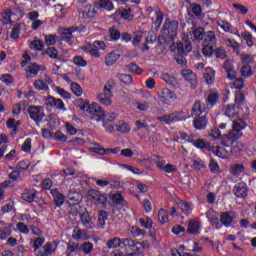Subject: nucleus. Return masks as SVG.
Here are the masks:
<instances>
[{
  "instance_id": "obj_1",
  "label": "nucleus",
  "mask_w": 256,
  "mask_h": 256,
  "mask_svg": "<svg viewBox=\"0 0 256 256\" xmlns=\"http://www.w3.org/2000/svg\"><path fill=\"white\" fill-rule=\"evenodd\" d=\"M77 103L80 111L89 115L92 121L99 122L103 119V109L99 104H97V102L91 103L89 100L79 99L77 100Z\"/></svg>"
},
{
  "instance_id": "obj_2",
  "label": "nucleus",
  "mask_w": 256,
  "mask_h": 256,
  "mask_svg": "<svg viewBox=\"0 0 256 256\" xmlns=\"http://www.w3.org/2000/svg\"><path fill=\"white\" fill-rule=\"evenodd\" d=\"M245 127H247V125L241 119L234 121L232 130L227 135L221 137L222 145L228 147L227 143H229V141H237V139H240V137L243 136L241 131H243Z\"/></svg>"
},
{
  "instance_id": "obj_3",
  "label": "nucleus",
  "mask_w": 256,
  "mask_h": 256,
  "mask_svg": "<svg viewBox=\"0 0 256 256\" xmlns=\"http://www.w3.org/2000/svg\"><path fill=\"white\" fill-rule=\"evenodd\" d=\"M115 87V82L108 81L104 85V92L99 93L96 96V99L101 105H106V107H109L113 105V88Z\"/></svg>"
},
{
  "instance_id": "obj_4",
  "label": "nucleus",
  "mask_w": 256,
  "mask_h": 256,
  "mask_svg": "<svg viewBox=\"0 0 256 256\" xmlns=\"http://www.w3.org/2000/svg\"><path fill=\"white\" fill-rule=\"evenodd\" d=\"M179 29V22L176 20H169L166 19L164 23V27L162 29V38L165 39V41H168L169 39L173 40L177 37V31Z\"/></svg>"
},
{
  "instance_id": "obj_5",
  "label": "nucleus",
  "mask_w": 256,
  "mask_h": 256,
  "mask_svg": "<svg viewBox=\"0 0 256 256\" xmlns=\"http://www.w3.org/2000/svg\"><path fill=\"white\" fill-rule=\"evenodd\" d=\"M146 14L150 19H152V27L156 29V31L161 27L163 23V12L158 8L153 10V7L146 8Z\"/></svg>"
},
{
  "instance_id": "obj_6",
  "label": "nucleus",
  "mask_w": 256,
  "mask_h": 256,
  "mask_svg": "<svg viewBox=\"0 0 256 256\" xmlns=\"http://www.w3.org/2000/svg\"><path fill=\"white\" fill-rule=\"evenodd\" d=\"M19 19H21V11L6 10L2 13V22L5 23V25H8V23H15V21H19Z\"/></svg>"
},
{
  "instance_id": "obj_7",
  "label": "nucleus",
  "mask_w": 256,
  "mask_h": 256,
  "mask_svg": "<svg viewBox=\"0 0 256 256\" xmlns=\"http://www.w3.org/2000/svg\"><path fill=\"white\" fill-rule=\"evenodd\" d=\"M158 99L161 103H169V101H177V94L169 88H164L158 93Z\"/></svg>"
},
{
  "instance_id": "obj_8",
  "label": "nucleus",
  "mask_w": 256,
  "mask_h": 256,
  "mask_svg": "<svg viewBox=\"0 0 256 256\" xmlns=\"http://www.w3.org/2000/svg\"><path fill=\"white\" fill-rule=\"evenodd\" d=\"M28 112L30 118L36 122L42 121L43 117H45V112L41 106H30Z\"/></svg>"
},
{
  "instance_id": "obj_9",
  "label": "nucleus",
  "mask_w": 256,
  "mask_h": 256,
  "mask_svg": "<svg viewBox=\"0 0 256 256\" xmlns=\"http://www.w3.org/2000/svg\"><path fill=\"white\" fill-rule=\"evenodd\" d=\"M158 169L160 171H163V173H175L177 171V166L172 165V164H166L165 160L157 158L155 161Z\"/></svg>"
},
{
  "instance_id": "obj_10",
  "label": "nucleus",
  "mask_w": 256,
  "mask_h": 256,
  "mask_svg": "<svg viewBox=\"0 0 256 256\" xmlns=\"http://www.w3.org/2000/svg\"><path fill=\"white\" fill-rule=\"evenodd\" d=\"M182 76L186 81H188V83H190L192 89H195V87H197L199 82L197 80V76L195 75V73H193V71L189 69H184L182 70Z\"/></svg>"
},
{
  "instance_id": "obj_11",
  "label": "nucleus",
  "mask_w": 256,
  "mask_h": 256,
  "mask_svg": "<svg viewBox=\"0 0 256 256\" xmlns=\"http://www.w3.org/2000/svg\"><path fill=\"white\" fill-rule=\"evenodd\" d=\"M193 211V205L189 202H180L178 203V215H181V217H187L188 215H191V212Z\"/></svg>"
},
{
  "instance_id": "obj_12",
  "label": "nucleus",
  "mask_w": 256,
  "mask_h": 256,
  "mask_svg": "<svg viewBox=\"0 0 256 256\" xmlns=\"http://www.w3.org/2000/svg\"><path fill=\"white\" fill-rule=\"evenodd\" d=\"M187 232L191 235H197L201 233V222H199V219L196 218L188 221Z\"/></svg>"
},
{
  "instance_id": "obj_13",
  "label": "nucleus",
  "mask_w": 256,
  "mask_h": 256,
  "mask_svg": "<svg viewBox=\"0 0 256 256\" xmlns=\"http://www.w3.org/2000/svg\"><path fill=\"white\" fill-rule=\"evenodd\" d=\"M51 83H53V80L49 77L45 78V81L36 80L34 81V89H37V91H49V85Z\"/></svg>"
},
{
  "instance_id": "obj_14",
  "label": "nucleus",
  "mask_w": 256,
  "mask_h": 256,
  "mask_svg": "<svg viewBox=\"0 0 256 256\" xmlns=\"http://www.w3.org/2000/svg\"><path fill=\"white\" fill-rule=\"evenodd\" d=\"M88 196L90 199H93L94 201H96L98 205H105V203H107V197H105V195L99 193L96 190H90L88 192Z\"/></svg>"
},
{
  "instance_id": "obj_15",
  "label": "nucleus",
  "mask_w": 256,
  "mask_h": 256,
  "mask_svg": "<svg viewBox=\"0 0 256 256\" xmlns=\"http://www.w3.org/2000/svg\"><path fill=\"white\" fill-rule=\"evenodd\" d=\"M224 43L226 47H229L230 49H232L234 53H236L237 55H241V44H239L237 40L233 38H226L224 39Z\"/></svg>"
},
{
  "instance_id": "obj_16",
  "label": "nucleus",
  "mask_w": 256,
  "mask_h": 256,
  "mask_svg": "<svg viewBox=\"0 0 256 256\" xmlns=\"http://www.w3.org/2000/svg\"><path fill=\"white\" fill-rule=\"evenodd\" d=\"M224 69L227 73V77L228 79H230V81H233V79H235V77H237V72L235 71V67H233V61L231 60H226L224 62Z\"/></svg>"
},
{
  "instance_id": "obj_17",
  "label": "nucleus",
  "mask_w": 256,
  "mask_h": 256,
  "mask_svg": "<svg viewBox=\"0 0 256 256\" xmlns=\"http://www.w3.org/2000/svg\"><path fill=\"white\" fill-rule=\"evenodd\" d=\"M120 57L121 53H119V51H113L111 53H108L105 57V64L108 67H111V65H115V63L119 61Z\"/></svg>"
},
{
  "instance_id": "obj_18",
  "label": "nucleus",
  "mask_w": 256,
  "mask_h": 256,
  "mask_svg": "<svg viewBox=\"0 0 256 256\" xmlns=\"http://www.w3.org/2000/svg\"><path fill=\"white\" fill-rule=\"evenodd\" d=\"M203 77L207 85H213V83H215V70L211 67H206Z\"/></svg>"
},
{
  "instance_id": "obj_19",
  "label": "nucleus",
  "mask_w": 256,
  "mask_h": 256,
  "mask_svg": "<svg viewBox=\"0 0 256 256\" xmlns=\"http://www.w3.org/2000/svg\"><path fill=\"white\" fill-rule=\"evenodd\" d=\"M80 219L83 227H85L86 229H93V227H95V222H93V218L89 216V213L84 212L80 216Z\"/></svg>"
},
{
  "instance_id": "obj_20",
  "label": "nucleus",
  "mask_w": 256,
  "mask_h": 256,
  "mask_svg": "<svg viewBox=\"0 0 256 256\" xmlns=\"http://www.w3.org/2000/svg\"><path fill=\"white\" fill-rule=\"evenodd\" d=\"M72 238L75 241H87L89 239V236L87 235V232L85 230H81V228H74L72 233Z\"/></svg>"
},
{
  "instance_id": "obj_21",
  "label": "nucleus",
  "mask_w": 256,
  "mask_h": 256,
  "mask_svg": "<svg viewBox=\"0 0 256 256\" xmlns=\"http://www.w3.org/2000/svg\"><path fill=\"white\" fill-rule=\"evenodd\" d=\"M93 151L95 153H98L99 155H109L111 153H113L114 155H117V153H119V151H121V148L116 147L113 149H105L101 146H96L95 148H93Z\"/></svg>"
},
{
  "instance_id": "obj_22",
  "label": "nucleus",
  "mask_w": 256,
  "mask_h": 256,
  "mask_svg": "<svg viewBox=\"0 0 256 256\" xmlns=\"http://www.w3.org/2000/svg\"><path fill=\"white\" fill-rule=\"evenodd\" d=\"M83 196L79 192H70L68 194V203L69 205L75 206L81 203Z\"/></svg>"
},
{
  "instance_id": "obj_23",
  "label": "nucleus",
  "mask_w": 256,
  "mask_h": 256,
  "mask_svg": "<svg viewBox=\"0 0 256 256\" xmlns=\"http://www.w3.org/2000/svg\"><path fill=\"white\" fill-rule=\"evenodd\" d=\"M179 113L176 114H170L162 117H158V121H161L162 123H166L167 125H170V123H175V121H181V118L179 117Z\"/></svg>"
},
{
  "instance_id": "obj_24",
  "label": "nucleus",
  "mask_w": 256,
  "mask_h": 256,
  "mask_svg": "<svg viewBox=\"0 0 256 256\" xmlns=\"http://www.w3.org/2000/svg\"><path fill=\"white\" fill-rule=\"evenodd\" d=\"M95 15H97V4L95 6H87L85 11L80 14L85 19H93Z\"/></svg>"
},
{
  "instance_id": "obj_25",
  "label": "nucleus",
  "mask_w": 256,
  "mask_h": 256,
  "mask_svg": "<svg viewBox=\"0 0 256 256\" xmlns=\"http://www.w3.org/2000/svg\"><path fill=\"white\" fill-rule=\"evenodd\" d=\"M189 37L192 41H201L205 37V29L196 28L190 32Z\"/></svg>"
},
{
  "instance_id": "obj_26",
  "label": "nucleus",
  "mask_w": 256,
  "mask_h": 256,
  "mask_svg": "<svg viewBox=\"0 0 256 256\" xmlns=\"http://www.w3.org/2000/svg\"><path fill=\"white\" fill-rule=\"evenodd\" d=\"M234 195L239 198H244L247 195V185L239 183L234 187Z\"/></svg>"
},
{
  "instance_id": "obj_27",
  "label": "nucleus",
  "mask_w": 256,
  "mask_h": 256,
  "mask_svg": "<svg viewBox=\"0 0 256 256\" xmlns=\"http://www.w3.org/2000/svg\"><path fill=\"white\" fill-rule=\"evenodd\" d=\"M97 9H105V11H113L115 6L111 0H100L96 3Z\"/></svg>"
},
{
  "instance_id": "obj_28",
  "label": "nucleus",
  "mask_w": 256,
  "mask_h": 256,
  "mask_svg": "<svg viewBox=\"0 0 256 256\" xmlns=\"http://www.w3.org/2000/svg\"><path fill=\"white\" fill-rule=\"evenodd\" d=\"M60 35H61L62 41H66L68 45H73V41H71L73 39V30L64 28L60 30Z\"/></svg>"
},
{
  "instance_id": "obj_29",
  "label": "nucleus",
  "mask_w": 256,
  "mask_h": 256,
  "mask_svg": "<svg viewBox=\"0 0 256 256\" xmlns=\"http://www.w3.org/2000/svg\"><path fill=\"white\" fill-rule=\"evenodd\" d=\"M208 123L207 117L205 114H202V116H198V118L194 121V127L198 130L205 129Z\"/></svg>"
},
{
  "instance_id": "obj_30",
  "label": "nucleus",
  "mask_w": 256,
  "mask_h": 256,
  "mask_svg": "<svg viewBox=\"0 0 256 256\" xmlns=\"http://www.w3.org/2000/svg\"><path fill=\"white\" fill-rule=\"evenodd\" d=\"M11 229H13V225L11 224H0V239H5L11 235Z\"/></svg>"
},
{
  "instance_id": "obj_31",
  "label": "nucleus",
  "mask_w": 256,
  "mask_h": 256,
  "mask_svg": "<svg viewBox=\"0 0 256 256\" xmlns=\"http://www.w3.org/2000/svg\"><path fill=\"white\" fill-rule=\"evenodd\" d=\"M51 195L54 197V201L58 207H61L65 203V196L59 192L57 189L51 190Z\"/></svg>"
},
{
  "instance_id": "obj_32",
  "label": "nucleus",
  "mask_w": 256,
  "mask_h": 256,
  "mask_svg": "<svg viewBox=\"0 0 256 256\" xmlns=\"http://www.w3.org/2000/svg\"><path fill=\"white\" fill-rule=\"evenodd\" d=\"M237 37H240L239 32L234 33ZM241 39L246 42L248 47H253V35L248 31L241 32Z\"/></svg>"
},
{
  "instance_id": "obj_33",
  "label": "nucleus",
  "mask_w": 256,
  "mask_h": 256,
  "mask_svg": "<svg viewBox=\"0 0 256 256\" xmlns=\"http://www.w3.org/2000/svg\"><path fill=\"white\" fill-rule=\"evenodd\" d=\"M21 177V173L19 171H13L9 175V181L4 183V187H13L14 183L19 181V178Z\"/></svg>"
},
{
  "instance_id": "obj_34",
  "label": "nucleus",
  "mask_w": 256,
  "mask_h": 256,
  "mask_svg": "<svg viewBox=\"0 0 256 256\" xmlns=\"http://www.w3.org/2000/svg\"><path fill=\"white\" fill-rule=\"evenodd\" d=\"M213 153L214 155H216V157H219L220 159H229V151L221 146L213 148Z\"/></svg>"
},
{
  "instance_id": "obj_35",
  "label": "nucleus",
  "mask_w": 256,
  "mask_h": 256,
  "mask_svg": "<svg viewBox=\"0 0 256 256\" xmlns=\"http://www.w3.org/2000/svg\"><path fill=\"white\" fill-rule=\"evenodd\" d=\"M41 71V66L37 65V64H30L27 68H26V75L27 77H35V75H37V73H39Z\"/></svg>"
},
{
  "instance_id": "obj_36",
  "label": "nucleus",
  "mask_w": 256,
  "mask_h": 256,
  "mask_svg": "<svg viewBox=\"0 0 256 256\" xmlns=\"http://www.w3.org/2000/svg\"><path fill=\"white\" fill-rule=\"evenodd\" d=\"M37 195V191L35 189L26 190L22 194V199L27 201L28 203H33L35 201V196Z\"/></svg>"
},
{
  "instance_id": "obj_37",
  "label": "nucleus",
  "mask_w": 256,
  "mask_h": 256,
  "mask_svg": "<svg viewBox=\"0 0 256 256\" xmlns=\"http://www.w3.org/2000/svg\"><path fill=\"white\" fill-rule=\"evenodd\" d=\"M161 80L165 81V83H167V85H171L172 87H175V85H177V78H175V76H173L169 73L162 74Z\"/></svg>"
},
{
  "instance_id": "obj_38",
  "label": "nucleus",
  "mask_w": 256,
  "mask_h": 256,
  "mask_svg": "<svg viewBox=\"0 0 256 256\" xmlns=\"http://www.w3.org/2000/svg\"><path fill=\"white\" fill-rule=\"evenodd\" d=\"M115 15H120L122 19H126V21H132L133 14H131V9H119L115 12Z\"/></svg>"
},
{
  "instance_id": "obj_39",
  "label": "nucleus",
  "mask_w": 256,
  "mask_h": 256,
  "mask_svg": "<svg viewBox=\"0 0 256 256\" xmlns=\"http://www.w3.org/2000/svg\"><path fill=\"white\" fill-rule=\"evenodd\" d=\"M218 99H219V93L210 92L206 98L207 105H209L211 107H215V105H217Z\"/></svg>"
},
{
  "instance_id": "obj_40",
  "label": "nucleus",
  "mask_w": 256,
  "mask_h": 256,
  "mask_svg": "<svg viewBox=\"0 0 256 256\" xmlns=\"http://www.w3.org/2000/svg\"><path fill=\"white\" fill-rule=\"evenodd\" d=\"M56 247L55 244L53 243H47L44 246V253H38V256H49V255H53V253H55Z\"/></svg>"
},
{
  "instance_id": "obj_41",
  "label": "nucleus",
  "mask_w": 256,
  "mask_h": 256,
  "mask_svg": "<svg viewBox=\"0 0 256 256\" xmlns=\"http://www.w3.org/2000/svg\"><path fill=\"white\" fill-rule=\"evenodd\" d=\"M224 115H226V117H229L230 119L237 117V110L235 109V106L234 105L225 106Z\"/></svg>"
},
{
  "instance_id": "obj_42",
  "label": "nucleus",
  "mask_w": 256,
  "mask_h": 256,
  "mask_svg": "<svg viewBox=\"0 0 256 256\" xmlns=\"http://www.w3.org/2000/svg\"><path fill=\"white\" fill-rule=\"evenodd\" d=\"M220 221L222 225H225V227H229L231 223H233V216L229 212H225L221 214Z\"/></svg>"
},
{
  "instance_id": "obj_43",
  "label": "nucleus",
  "mask_w": 256,
  "mask_h": 256,
  "mask_svg": "<svg viewBox=\"0 0 256 256\" xmlns=\"http://www.w3.org/2000/svg\"><path fill=\"white\" fill-rule=\"evenodd\" d=\"M111 200L114 205H127V202H125V199L123 198V195H121V193L113 194Z\"/></svg>"
},
{
  "instance_id": "obj_44",
  "label": "nucleus",
  "mask_w": 256,
  "mask_h": 256,
  "mask_svg": "<svg viewBox=\"0 0 256 256\" xmlns=\"http://www.w3.org/2000/svg\"><path fill=\"white\" fill-rule=\"evenodd\" d=\"M243 171H245V166H243V164H233L230 168V172L236 177H239Z\"/></svg>"
},
{
  "instance_id": "obj_45",
  "label": "nucleus",
  "mask_w": 256,
  "mask_h": 256,
  "mask_svg": "<svg viewBox=\"0 0 256 256\" xmlns=\"http://www.w3.org/2000/svg\"><path fill=\"white\" fill-rule=\"evenodd\" d=\"M70 89L76 97H81V95H83V88H81V85L77 82H72L70 84Z\"/></svg>"
},
{
  "instance_id": "obj_46",
  "label": "nucleus",
  "mask_w": 256,
  "mask_h": 256,
  "mask_svg": "<svg viewBox=\"0 0 256 256\" xmlns=\"http://www.w3.org/2000/svg\"><path fill=\"white\" fill-rule=\"evenodd\" d=\"M158 221L161 225H165V223H169V214L165 209H160L158 212Z\"/></svg>"
},
{
  "instance_id": "obj_47",
  "label": "nucleus",
  "mask_w": 256,
  "mask_h": 256,
  "mask_svg": "<svg viewBox=\"0 0 256 256\" xmlns=\"http://www.w3.org/2000/svg\"><path fill=\"white\" fill-rule=\"evenodd\" d=\"M240 73L242 77H245V79H249L253 75V69L249 66V64H246L242 66Z\"/></svg>"
},
{
  "instance_id": "obj_48",
  "label": "nucleus",
  "mask_w": 256,
  "mask_h": 256,
  "mask_svg": "<svg viewBox=\"0 0 256 256\" xmlns=\"http://www.w3.org/2000/svg\"><path fill=\"white\" fill-rule=\"evenodd\" d=\"M121 239L113 238L107 241L106 245L108 249H117V247H121Z\"/></svg>"
},
{
  "instance_id": "obj_49",
  "label": "nucleus",
  "mask_w": 256,
  "mask_h": 256,
  "mask_svg": "<svg viewBox=\"0 0 256 256\" xmlns=\"http://www.w3.org/2000/svg\"><path fill=\"white\" fill-rule=\"evenodd\" d=\"M205 41L206 43H210V45H215L217 43V37L215 36V32H206Z\"/></svg>"
},
{
  "instance_id": "obj_50",
  "label": "nucleus",
  "mask_w": 256,
  "mask_h": 256,
  "mask_svg": "<svg viewBox=\"0 0 256 256\" xmlns=\"http://www.w3.org/2000/svg\"><path fill=\"white\" fill-rule=\"evenodd\" d=\"M115 119H117V114H115V113L105 114V112L102 110L101 121H103V123H111V121H115Z\"/></svg>"
},
{
  "instance_id": "obj_51",
  "label": "nucleus",
  "mask_w": 256,
  "mask_h": 256,
  "mask_svg": "<svg viewBox=\"0 0 256 256\" xmlns=\"http://www.w3.org/2000/svg\"><path fill=\"white\" fill-rule=\"evenodd\" d=\"M139 222L144 229H151V227H153V220L149 217L140 218Z\"/></svg>"
},
{
  "instance_id": "obj_52",
  "label": "nucleus",
  "mask_w": 256,
  "mask_h": 256,
  "mask_svg": "<svg viewBox=\"0 0 256 256\" xmlns=\"http://www.w3.org/2000/svg\"><path fill=\"white\" fill-rule=\"evenodd\" d=\"M143 37H145V32H143V31L135 32L134 36H133L132 44L134 46L139 45L141 43V40L143 39Z\"/></svg>"
},
{
  "instance_id": "obj_53",
  "label": "nucleus",
  "mask_w": 256,
  "mask_h": 256,
  "mask_svg": "<svg viewBox=\"0 0 256 256\" xmlns=\"http://www.w3.org/2000/svg\"><path fill=\"white\" fill-rule=\"evenodd\" d=\"M116 130L119 131L120 133L127 134V133H130L131 126H129V124L125 122H120V124L116 126Z\"/></svg>"
},
{
  "instance_id": "obj_54",
  "label": "nucleus",
  "mask_w": 256,
  "mask_h": 256,
  "mask_svg": "<svg viewBox=\"0 0 256 256\" xmlns=\"http://www.w3.org/2000/svg\"><path fill=\"white\" fill-rule=\"evenodd\" d=\"M233 7L240 15H247V13H249V8L243 4L236 3L233 4Z\"/></svg>"
},
{
  "instance_id": "obj_55",
  "label": "nucleus",
  "mask_w": 256,
  "mask_h": 256,
  "mask_svg": "<svg viewBox=\"0 0 256 256\" xmlns=\"http://www.w3.org/2000/svg\"><path fill=\"white\" fill-rule=\"evenodd\" d=\"M54 91H56L58 93V95H60L62 97V99H71V93L67 92L65 89L56 86L54 88Z\"/></svg>"
},
{
  "instance_id": "obj_56",
  "label": "nucleus",
  "mask_w": 256,
  "mask_h": 256,
  "mask_svg": "<svg viewBox=\"0 0 256 256\" xmlns=\"http://www.w3.org/2000/svg\"><path fill=\"white\" fill-rule=\"evenodd\" d=\"M193 113L195 117L203 116V107L201 106V102H196L193 106Z\"/></svg>"
},
{
  "instance_id": "obj_57",
  "label": "nucleus",
  "mask_w": 256,
  "mask_h": 256,
  "mask_svg": "<svg viewBox=\"0 0 256 256\" xmlns=\"http://www.w3.org/2000/svg\"><path fill=\"white\" fill-rule=\"evenodd\" d=\"M190 143H192V145L195 146L196 149H205V147H207V143H205V140L203 139L191 140Z\"/></svg>"
},
{
  "instance_id": "obj_58",
  "label": "nucleus",
  "mask_w": 256,
  "mask_h": 256,
  "mask_svg": "<svg viewBox=\"0 0 256 256\" xmlns=\"http://www.w3.org/2000/svg\"><path fill=\"white\" fill-rule=\"evenodd\" d=\"M232 143V151L233 153H237L239 151H243L245 149V145L241 142H235V140L230 141Z\"/></svg>"
},
{
  "instance_id": "obj_59",
  "label": "nucleus",
  "mask_w": 256,
  "mask_h": 256,
  "mask_svg": "<svg viewBox=\"0 0 256 256\" xmlns=\"http://www.w3.org/2000/svg\"><path fill=\"white\" fill-rule=\"evenodd\" d=\"M73 63L76 65V67H87V61H85V59H83L81 56H75Z\"/></svg>"
},
{
  "instance_id": "obj_60",
  "label": "nucleus",
  "mask_w": 256,
  "mask_h": 256,
  "mask_svg": "<svg viewBox=\"0 0 256 256\" xmlns=\"http://www.w3.org/2000/svg\"><path fill=\"white\" fill-rule=\"evenodd\" d=\"M192 165L194 169H197L198 171H201V169H205L206 167L205 162H203L201 159L192 160Z\"/></svg>"
},
{
  "instance_id": "obj_61",
  "label": "nucleus",
  "mask_w": 256,
  "mask_h": 256,
  "mask_svg": "<svg viewBox=\"0 0 256 256\" xmlns=\"http://www.w3.org/2000/svg\"><path fill=\"white\" fill-rule=\"evenodd\" d=\"M81 251H83V253H85V255H89V253H91V251H93V243L85 242L81 246Z\"/></svg>"
},
{
  "instance_id": "obj_62",
  "label": "nucleus",
  "mask_w": 256,
  "mask_h": 256,
  "mask_svg": "<svg viewBox=\"0 0 256 256\" xmlns=\"http://www.w3.org/2000/svg\"><path fill=\"white\" fill-rule=\"evenodd\" d=\"M218 25L225 31L226 33L231 32V24L229 22L219 19L218 20Z\"/></svg>"
},
{
  "instance_id": "obj_63",
  "label": "nucleus",
  "mask_w": 256,
  "mask_h": 256,
  "mask_svg": "<svg viewBox=\"0 0 256 256\" xmlns=\"http://www.w3.org/2000/svg\"><path fill=\"white\" fill-rule=\"evenodd\" d=\"M245 101V95H243V92L238 91L235 94V103L236 105H243Z\"/></svg>"
},
{
  "instance_id": "obj_64",
  "label": "nucleus",
  "mask_w": 256,
  "mask_h": 256,
  "mask_svg": "<svg viewBox=\"0 0 256 256\" xmlns=\"http://www.w3.org/2000/svg\"><path fill=\"white\" fill-rule=\"evenodd\" d=\"M122 244L126 247V249H135L137 247V244L131 239H124Z\"/></svg>"
}]
</instances>
